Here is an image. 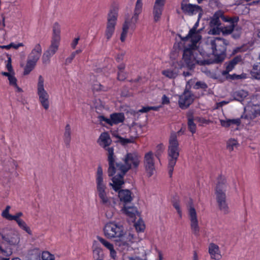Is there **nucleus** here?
Here are the masks:
<instances>
[{
    "instance_id": "f704fd0d",
    "label": "nucleus",
    "mask_w": 260,
    "mask_h": 260,
    "mask_svg": "<svg viewBox=\"0 0 260 260\" xmlns=\"http://www.w3.org/2000/svg\"><path fill=\"white\" fill-rule=\"evenodd\" d=\"M10 85L13 87L16 92L18 93H21L23 92L22 88L19 87L17 84V79L14 76V73H12L11 75L8 78Z\"/></svg>"
},
{
    "instance_id": "e2e57ef3",
    "label": "nucleus",
    "mask_w": 260,
    "mask_h": 260,
    "mask_svg": "<svg viewBox=\"0 0 260 260\" xmlns=\"http://www.w3.org/2000/svg\"><path fill=\"white\" fill-rule=\"evenodd\" d=\"M123 54H119L117 55L116 59L118 62H120L123 59Z\"/></svg>"
},
{
    "instance_id": "f3484780",
    "label": "nucleus",
    "mask_w": 260,
    "mask_h": 260,
    "mask_svg": "<svg viewBox=\"0 0 260 260\" xmlns=\"http://www.w3.org/2000/svg\"><path fill=\"white\" fill-rule=\"evenodd\" d=\"M144 166L147 175L151 176L155 172L154 159L152 152H147L144 157Z\"/></svg>"
},
{
    "instance_id": "cd10ccee",
    "label": "nucleus",
    "mask_w": 260,
    "mask_h": 260,
    "mask_svg": "<svg viewBox=\"0 0 260 260\" xmlns=\"http://www.w3.org/2000/svg\"><path fill=\"white\" fill-rule=\"evenodd\" d=\"M223 20L225 21H228L231 22V24L229 26L221 27V30L223 35H229L234 30V23L237 22L238 20V18L237 17L234 18H223Z\"/></svg>"
},
{
    "instance_id": "a18cd8bd",
    "label": "nucleus",
    "mask_w": 260,
    "mask_h": 260,
    "mask_svg": "<svg viewBox=\"0 0 260 260\" xmlns=\"http://www.w3.org/2000/svg\"><path fill=\"white\" fill-rule=\"evenodd\" d=\"M135 226L137 232H143L145 228V225L144 221L139 219L135 223Z\"/></svg>"
},
{
    "instance_id": "423d86ee",
    "label": "nucleus",
    "mask_w": 260,
    "mask_h": 260,
    "mask_svg": "<svg viewBox=\"0 0 260 260\" xmlns=\"http://www.w3.org/2000/svg\"><path fill=\"white\" fill-rule=\"evenodd\" d=\"M20 241L19 231L13 228H0V243L10 246L18 245Z\"/></svg>"
},
{
    "instance_id": "5701e85b",
    "label": "nucleus",
    "mask_w": 260,
    "mask_h": 260,
    "mask_svg": "<svg viewBox=\"0 0 260 260\" xmlns=\"http://www.w3.org/2000/svg\"><path fill=\"white\" fill-rule=\"evenodd\" d=\"M245 118L253 119L260 116V105L248 106L245 108Z\"/></svg>"
},
{
    "instance_id": "338daca9",
    "label": "nucleus",
    "mask_w": 260,
    "mask_h": 260,
    "mask_svg": "<svg viewBox=\"0 0 260 260\" xmlns=\"http://www.w3.org/2000/svg\"><path fill=\"white\" fill-rule=\"evenodd\" d=\"M192 260H199L198 254L196 251H194V252H193Z\"/></svg>"
},
{
    "instance_id": "e433bc0d",
    "label": "nucleus",
    "mask_w": 260,
    "mask_h": 260,
    "mask_svg": "<svg viewBox=\"0 0 260 260\" xmlns=\"http://www.w3.org/2000/svg\"><path fill=\"white\" fill-rule=\"evenodd\" d=\"M188 118V126L189 131L192 133H194L196 131V125L193 121L194 119L193 118L192 113L190 112L187 113Z\"/></svg>"
},
{
    "instance_id": "bf43d9fd",
    "label": "nucleus",
    "mask_w": 260,
    "mask_h": 260,
    "mask_svg": "<svg viewBox=\"0 0 260 260\" xmlns=\"http://www.w3.org/2000/svg\"><path fill=\"white\" fill-rule=\"evenodd\" d=\"M80 40V38L78 37L76 38H75L73 42H72L71 45L73 49H75L78 43V41Z\"/></svg>"
},
{
    "instance_id": "dca6fc26",
    "label": "nucleus",
    "mask_w": 260,
    "mask_h": 260,
    "mask_svg": "<svg viewBox=\"0 0 260 260\" xmlns=\"http://www.w3.org/2000/svg\"><path fill=\"white\" fill-rule=\"evenodd\" d=\"M95 183L96 193L108 190L106 177L104 175L103 169L101 166H99L95 174Z\"/></svg>"
},
{
    "instance_id": "c756f323",
    "label": "nucleus",
    "mask_w": 260,
    "mask_h": 260,
    "mask_svg": "<svg viewBox=\"0 0 260 260\" xmlns=\"http://www.w3.org/2000/svg\"><path fill=\"white\" fill-rule=\"evenodd\" d=\"M220 18L223 19V13L221 11H218L215 13L210 21V26H221V22L219 20Z\"/></svg>"
},
{
    "instance_id": "7c9ffc66",
    "label": "nucleus",
    "mask_w": 260,
    "mask_h": 260,
    "mask_svg": "<svg viewBox=\"0 0 260 260\" xmlns=\"http://www.w3.org/2000/svg\"><path fill=\"white\" fill-rule=\"evenodd\" d=\"M220 124L222 126L228 127L233 125L239 126L240 124L241 121L239 118L237 119H220Z\"/></svg>"
},
{
    "instance_id": "69168bd1",
    "label": "nucleus",
    "mask_w": 260,
    "mask_h": 260,
    "mask_svg": "<svg viewBox=\"0 0 260 260\" xmlns=\"http://www.w3.org/2000/svg\"><path fill=\"white\" fill-rule=\"evenodd\" d=\"M118 72L123 71L125 69V65L123 64H120L118 67Z\"/></svg>"
},
{
    "instance_id": "6e6552de",
    "label": "nucleus",
    "mask_w": 260,
    "mask_h": 260,
    "mask_svg": "<svg viewBox=\"0 0 260 260\" xmlns=\"http://www.w3.org/2000/svg\"><path fill=\"white\" fill-rule=\"evenodd\" d=\"M37 94L40 105L45 110L49 109L50 104V95L45 89V80L42 75L38 77L37 84Z\"/></svg>"
},
{
    "instance_id": "f257e3e1",
    "label": "nucleus",
    "mask_w": 260,
    "mask_h": 260,
    "mask_svg": "<svg viewBox=\"0 0 260 260\" xmlns=\"http://www.w3.org/2000/svg\"><path fill=\"white\" fill-rule=\"evenodd\" d=\"M226 41L221 38H208L204 49L211 48V50L207 52L205 50L201 52L200 57L194 56L196 51L186 49L183 53V59L189 67H192L196 63L201 64H209L214 62L222 61L224 58L226 51Z\"/></svg>"
},
{
    "instance_id": "9d476101",
    "label": "nucleus",
    "mask_w": 260,
    "mask_h": 260,
    "mask_svg": "<svg viewBox=\"0 0 260 260\" xmlns=\"http://www.w3.org/2000/svg\"><path fill=\"white\" fill-rule=\"evenodd\" d=\"M42 53L40 44H36L28 55L26 64L24 68V75H28L35 67Z\"/></svg>"
},
{
    "instance_id": "4be33fe9",
    "label": "nucleus",
    "mask_w": 260,
    "mask_h": 260,
    "mask_svg": "<svg viewBox=\"0 0 260 260\" xmlns=\"http://www.w3.org/2000/svg\"><path fill=\"white\" fill-rule=\"evenodd\" d=\"M100 119L101 121H104L110 125H112L122 122L124 119V116L122 113H116L111 114L109 118L101 116Z\"/></svg>"
},
{
    "instance_id": "774afa93",
    "label": "nucleus",
    "mask_w": 260,
    "mask_h": 260,
    "mask_svg": "<svg viewBox=\"0 0 260 260\" xmlns=\"http://www.w3.org/2000/svg\"><path fill=\"white\" fill-rule=\"evenodd\" d=\"M129 260H143L138 257H128Z\"/></svg>"
},
{
    "instance_id": "3c124183",
    "label": "nucleus",
    "mask_w": 260,
    "mask_h": 260,
    "mask_svg": "<svg viewBox=\"0 0 260 260\" xmlns=\"http://www.w3.org/2000/svg\"><path fill=\"white\" fill-rule=\"evenodd\" d=\"M173 206L176 210L180 218H181L182 216V212L179 203L178 202H175L173 204Z\"/></svg>"
},
{
    "instance_id": "aec40b11",
    "label": "nucleus",
    "mask_w": 260,
    "mask_h": 260,
    "mask_svg": "<svg viewBox=\"0 0 260 260\" xmlns=\"http://www.w3.org/2000/svg\"><path fill=\"white\" fill-rule=\"evenodd\" d=\"M181 9L183 13L190 16L196 15L198 13L202 15L203 13L202 8L197 5L182 3Z\"/></svg>"
},
{
    "instance_id": "c03bdc74",
    "label": "nucleus",
    "mask_w": 260,
    "mask_h": 260,
    "mask_svg": "<svg viewBox=\"0 0 260 260\" xmlns=\"http://www.w3.org/2000/svg\"><path fill=\"white\" fill-rule=\"evenodd\" d=\"M71 130L69 124H67L65 127L64 133V141L67 144H69L71 140Z\"/></svg>"
},
{
    "instance_id": "13d9d810",
    "label": "nucleus",
    "mask_w": 260,
    "mask_h": 260,
    "mask_svg": "<svg viewBox=\"0 0 260 260\" xmlns=\"http://www.w3.org/2000/svg\"><path fill=\"white\" fill-rule=\"evenodd\" d=\"M6 31L4 29H0V43H2L6 39Z\"/></svg>"
},
{
    "instance_id": "c85d7f7f",
    "label": "nucleus",
    "mask_w": 260,
    "mask_h": 260,
    "mask_svg": "<svg viewBox=\"0 0 260 260\" xmlns=\"http://www.w3.org/2000/svg\"><path fill=\"white\" fill-rule=\"evenodd\" d=\"M143 2L142 1L137 0L135 9L134 11L133 16L132 18H129L134 22H137L139 19V16L142 11Z\"/></svg>"
},
{
    "instance_id": "79ce46f5",
    "label": "nucleus",
    "mask_w": 260,
    "mask_h": 260,
    "mask_svg": "<svg viewBox=\"0 0 260 260\" xmlns=\"http://www.w3.org/2000/svg\"><path fill=\"white\" fill-rule=\"evenodd\" d=\"M251 75L254 78L260 79V63L253 66Z\"/></svg>"
},
{
    "instance_id": "864d4df0",
    "label": "nucleus",
    "mask_w": 260,
    "mask_h": 260,
    "mask_svg": "<svg viewBox=\"0 0 260 260\" xmlns=\"http://www.w3.org/2000/svg\"><path fill=\"white\" fill-rule=\"evenodd\" d=\"M6 68L8 72H11V73H14V72L13 69V67L11 64V59L9 57L7 60V63L6 64Z\"/></svg>"
},
{
    "instance_id": "a19ab883",
    "label": "nucleus",
    "mask_w": 260,
    "mask_h": 260,
    "mask_svg": "<svg viewBox=\"0 0 260 260\" xmlns=\"http://www.w3.org/2000/svg\"><path fill=\"white\" fill-rule=\"evenodd\" d=\"M248 95V92L244 90H239L234 93V96L236 100L243 101Z\"/></svg>"
},
{
    "instance_id": "473e14b6",
    "label": "nucleus",
    "mask_w": 260,
    "mask_h": 260,
    "mask_svg": "<svg viewBox=\"0 0 260 260\" xmlns=\"http://www.w3.org/2000/svg\"><path fill=\"white\" fill-rule=\"evenodd\" d=\"M126 239H128V241L126 242H120L118 244L120 250L123 251L129 250V244L133 242V240L134 239V235L131 234H129Z\"/></svg>"
},
{
    "instance_id": "2f4dec72",
    "label": "nucleus",
    "mask_w": 260,
    "mask_h": 260,
    "mask_svg": "<svg viewBox=\"0 0 260 260\" xmlns=\"http://www.w3.org/2000/svg\"><path fill=\"white\" fill-rule=\"evenodd\" d=\"M121 211L130 218H134L138 214V211L134 206H124L121 209Z\"/></svg>"
},
{
    "instance_id": "6ab92c4d",
    "label": "nucleus",
    "mask_w": 260,
    "mask_h": 260,
    "mask_svg": "<svg viewBox=\"0 0 260 260\" xmlns=\"http://www.w3.org/2000/svg\"><path fill=\"white\" fill-rule=\"evenodd\" d=\"M193 101V95L190 91L185 90L179 96L178 101L179 107L181 109L187 108Z\"/></svg>"
},
{
    "instance_id": "2eb2a0df",
    "label": "nucleus",
    "mask_w": 260,
    "mask_h": 260,
    "mask_svg": "<svg viewBox=\"0 0 260 260\" xmlns=\"http://www.w3.org/2000/svg\"><path fill=\"white\" fill-rule=\"evenodd\" d=\"M137 22H134L129 18L125 19L122 24V30L120 34V40L121 42H124L128 34L133 32L136 28V24Z\"/></svg>"
},
{
    "instance_id": "b1692460",
    "label": "nucleus",
    "mask_w": 260,
    "mask_h": 260,
    "mask_svg": "<svg viewBox=\"0 0 260 260\" xmlns=\"http://www.w3.org/2000/svg\"><path fill=\"white\" fill-rule=\"evenodd\" d=\"M208 252L210 258L214 260H220L222 258L221 251L219 246L213 243H211L209 245Z\"/></svg>"
},
{
    "instance_id": "7ed1b4c3",
    "label": "nucleus",
    "mask_w": 260,
    "mask_h": 260,
    "mask_svg": "<svg viewBox=\"0 0 260 260\" xmlns=\"http://www.w3.org/2000/svg\"><path fill=\"white\" fill-rule=\"evenodd\" d=\"M179 153L180 148L177 136L175 134H172L169 139L168 149V170L170 176L172 175Z\"/></svg>"
},
{
    "instance_id": "a878e982",
    "label": "nucleus",
    "mask_w": 260,
    "mask_h": 260,
    "mask_svg": "<svg viewBox=\"0 0 260 260\" xmlns=\"http://www.w3.org/2000/svg\"><path fill=\"white\" fill-rule=\"evenodd\" d=\"M122 185L117 191H115L118 192V196L121 202L125 204L129 203L133 200L132 193L128 189H121Z\"/></svg>"
},
{
    "instance_id": "ddd939ff",
    "label": "nucleus",
    "mask_w": 260,
    "mask_h": 260,
    "mask_svg": "<svg viewBox=\"0 0 260 260\" xmlns=\"http://www.w3.org/2000/svg\"><path fill=\"white\" fill-rule=\"evenodd\" d=\"M60 40V26L58 23L55 22L52 27L51 45L46 51L51 55H54L58 49Z\"/></svg>"
},
{
    "instance_id": "8fccbe9b",
    "label": "nucleus",
    "mask_w": 260,
    "mask_h": 260,
    "mask_svg": "<svg viewBox=\"0 0 260 260\" xmlns=\"http://www.w3.org/2000/svg\"><path fill=\"white\" fill-rule=\"evenodd\" d=\"M206 88H207V85L205 82L202 81L197 82L194 86V88L195 89H206Z\"/></svg>"
},
{
    "instance_id": "49530a36",
    "label": "nucleus",
    "mask_w": 260,
    "mask_h": 260,
    "mask_svg": "<svg viewBox=\"0 0 260 260\" xmlns=\"http://www.w3.org/2000/svg\"><path fill=\"white\" fill-rule=\"evenodd\" d=\"M52 55L49 53L47 51H45L42 56V62L44 64H47L49 63L50 61V58L52 56Z\"/></svg>"
},
{
    "instance_id": "4c0bfd02",
    "label": "nucleus",
    "mask_w": 260,
    "mask_h": 260,
    "mask_svg": "<svg viewBox=\"0 0 260 260\" xmlns=\"http://www.w3.org/2000/svg\"><path fill=\"white\" fill-rule=\"evenodd\" d=\"M240 59L238 57H235L226 67L225 70L223 71L222 73L223 75L228 74L230 72L232 71L235 66L240 61Z\"/></svg>"
},
{
    "instance_id": "de8ad7c7",
    "label": "nucleus",
    "mask_w": 260,
    "mask_h": 260,
    "mask_svg": "<svg viewBox=\"0 0 260 260\" xmlns=\"http://www.w3.org/2000/svg\"><path fill=\"white\" fill-rule=\"evenodd\" d=\"M42 260H54L55 257L54 255L51 254L48 251H44L42 254Z\"/></svg>"
},
{
    "instance_id": "f03ea898",
    "label": "nucleus",
    "mask_w": 260,
    "mask_h": 260,
    "mask_svg": "<svg viewBox=\"0 0 260 260\" xmlns=\"http://www.w3.org/2000/svg\"><path fill=\"white\" fill-rule=\"evenodd\" d=\"M108 160L109 162L108 175L112 176L116 174L112 178V182L110 183L114 191H117L124 183L123 176L129 169H136L140 162V156L136 153H128L124 157V164L115 161L114 149H108Z\"/></svg>"
},
{
    "instance_id": "39448f33",
    "label": "nucleus",
    "mask_w": 260,
    "mask_h": 260,
    "mask_svg": "<svg viewBox=\"0 0 260 260\" xmlns=\"http://www.w3.org/2000/svg\"><path fill=\"white\" fill-rule=\"evenodd\" d=\"M119 6L118 4L113 2L110 8L107 15V22L105 36L107 40H109L113 36L118 17Z\"/></svg>"
},
{
    "instance_id": "393cba45",
    "label": "nucleus",
    "mask_w": 260,
    "mask_h": 260,
    "mask_svg": "<svg viewBox=\"0 0 260 260\" xmlns=\"http://www.w3.org/2000/svg\"><path fill=\"white\" fill-rule=\"evenodd\" d=\"M97 239L106 249L109 250L110 257L114 259H116L117 258V252L114 249L113 244L100 236H98Z\"/></svg>"
},
{
    "instance_id": "1a4fd4ad",
    "label": "nucleus",
    "mask_w": 260,
    "mask_h": 260,
    "mask_svg": "<svg viewBox=\"0 0 260 260\" xmlns=\"http://www.w3.org/2000/svg\"><path fill=\"white\" fill-rule=\"evenodd\" d=\"M11 209L10 206H7L6 209L2 212V216L5 219L11 221L14 220L17 223L18 226L23 231L25 232L29 235H32V232L30 228L26 223L20 217L23 216L21 212H17L15 215H12L10 214L9 211Z\"/></svg>"
},
{
    "instance_id": "680f3d73",
    "label": "nucleus",
    "mask_w": 260,
    "mask_h": 260,
    "mask_svg": "<svg viewBox=\"0 0 260 260\" xmlns=\"http://www.w3.org/2000/svg\"><path fill=\"white\" fill-rule=\"evenodd\" d=\"M170 103V100L166 95H164L162 97V104L164 105L168 104Z\"/></svg>"
},
{
    "instance_id": "f8f14e48",
    "label": "nucleus",
    "mask_w": 260,
    "mask_h": 260,
    "mask_svg": "<svg viewBox=\"0 0 260 260\" xmlns=\"http://www.w3.org/2000/svg\"><path fill=\"white\" fill-rule=\"evenodd\" d=\"M187 210L191 231L194 235H199L200 232L199 219L197 211L191 202L187 206Z\"/></svg>"
},
{
    "instance_id": "58836bf2",
    "label": "nucleus",
    "mask_w": 260,
    "mask_h": 260,
    "mask_svg": "<svg viewBox=\"0 0 260 260\" xmlns=\"http://www.w3.org/2000/svg\"><path fill=\"white\" fill-rule=\"evenodd\" d=\"M93 254L94 258H103V250L96 243L94 242L92 246Z\"/></svg>"
},
{
    "instance_id": "4468645a",
    "label": "nucleus",
    "mask_w": 260,
    "mask_h": 260,
    "mask_svg": "<svg viewBox=\"0 0 260 260\" xmlns=\"http://www.w3.org/2000/svg\"><path fill=\"white\" fill-rule=\"evenodd\" d=\"M202 29H198V30H194L192 33H191V30H189L188 35L182 39L183 41H189L191 42L192 44L190 46V48H185L184 50V52L186 49H190L191 50L196 51V53H194V56L197 58L198 57H200V56L198 54L199 51L195 48L196 47V44L199 42L202 36L201 35V32L202 31Z\"/></svg>"
},
{
    "instance_id": "20e7f679",
    "label": "nucleus",
    "mask_w": 260,
    "mask_h": 260,
    "mask_svg": "<svg viewBox=\"0 0 260 260\" xmlns=\"http://www.w3.org/2000/svg\"><path fill=\"white\" fill-rule=\"evenodd\" d=\"M97 196L101 205L105 210L106 216L111 219L116 212L115 206L117 200L114 197L110 195L108 190L97 192Z\"/></svg>"
},
{
    "instance_id": "052dcab7",
    "label": "nucleus",
    "mask_w": 260,
    "mask_h": 260,
    "mask_svg": "<svg viewBox=\"0 0 260 260\" xmlns=\"http://www.w3.org/2000/svg\"><path fill=\"white\" fill-rule=\"evenodd\" d=\"M75 56L72 53L71 54L70 56L67 57L65 60V64H70L73 60V59L74 58Z\"/></svg>"
},
{
    "instance_id": "412c9836",
    "label": "nucleus",
    "mask_w": 260,
    "mask_h": 260,
    "mask_svg": "<svg viewBox=\"0 0 260 260\" xmlns=\"http://www.w3.org/2000/svg\"><path fill=\"white\" fill-rule=\"evenodd\" d=\"M141 130V127L138 125H134L130 128L129 131V138H123L119 137V141L122 144H126L128 143H134L135 140L138 137L139 135V131Z\"/></svg>"
},
{
    "instance_id": "37998d69",
    "label": "nucleus",
    "mask_w": 260,
    "mask_h": 260,
    "mask_svg": "<svg viewBox=\"0 0 260 260\" xmlns=\"http://www.w3.org/2000/svg\"><path fill=\"white\" fill-rule=\"evenodd\" d=\"M221 32V26H210L208 34L211 35H219Z\"/></svg>"
},
{
    "instance_id": "6e6d98bb",
    "label": "nucleus",
    "mask_w": 260,
    "mask_h": 260,
    "mask_svg": "<svg viewBox=\"0 0 260 260\" xmlns=\"http://www.w3.org/2000/svg\"><path fill=\"white\" fill-rule=\"evenodd\" d=\"M126 74L123 72H118L117 79L119 80L123 81L126 78Z\"/></svg>"
},
{
    "instance_id": "603ef678",
    "label": "nucleus",
    "mask_w": 260,
    "mask_h": 260,
    "mask_svg": "<svg viewBox=\"0 0 260 260\" xmlns=\"http://www.w3.org/2000/svg\"><path fill=\"white\" fill-rule=\"evenodd\" d=\"M157 108L156 107H145L139 110V112L141 113L147 112L151 110H157Z\"/></svg>"
},
{
    "instance_id": "09e8293b",
    "label": "nucleus",
    "mask_w": 260,
    "mask_h": 260,
    "mask_svg": "<svg viewBox=\"0 0 260 260\" xmlns=\"http://www.w3.org/2000/svg\"><path fill=\"white\" fill-rule=\"evenodd\" d=\"M194 120L199 122L200 125H202L203 124H208L211 122L210 120L200 117H196L194 118Z\"/></svg>"
},
{
    "instance_id": "a211bd4d",
    "label": "nucleus",
    "mask_w": 260,
    "mask_h": 260,
    "mask_svg": "<svg viewBox=\"0 0 260 260\" xmlns=\"http://www.w3.org/2000/svg\"><path fill=\"white\" fill-rule=\"evenodd\" d=\"M165 3L166 0H155L152 10L153 18L154 22H157L160 20Z\"/></svg>"
},
{
    "instance_id": "0e129e2a",
    "label": "nucleus",
    "mask_w": 260,
    "mask_h": 260,
    "mask_svg": "<svg viewBox=\"0 0 260 260\" xmlns=\"http://www.w3.org/2000/svg\"><path fill=\"white\" fill-rule=\"evenodd\" d=\"M13 46V45L12 44H9L8 45H3V46H1L0 45V48H1L2 49H6L7 50H9Z\"/></svg>"
},
{
    "instance_id": "bb28decb",
    "label": "nucleus",
    "mask_w": 260,
    "mask_h": 260,
    "mask_svg": "<svg viewBox=\"0 0 260 260\" xmlns=\"http://www.w3.org/2000/svg\"><path fill=\"white\" fill-rule=\"evenodd\" d=\"M111 142L112 140L111 138L107 133H102L98 141L100 146L104 148L107 151L108 148H113V147H109Z\"/></svg>"
},
{
    "instance_id": "72a5a7b5",
    "label": "nucleus",
    "mask_w": 260,
    "mask_h": 260,
    "mask_svg": "<svg viewBox=\"0 0 260 260\" xmlns=\"http://www.w3.org/2000/svg\"><path fill=\"white\" fill-rule=\"evenodd\" d=\"M4 166L7 171L9 172H13L16 169L18 164L15 160L10 158L6 161Z\"/></svg>"
},
{
    "instance_id": "c9c22d12",
    "label": "nucleus",
    "mask_w": 260,
    "mask_h": 260,
    "mask_svg": "<svg viewBox=\"0 0 260 260\" xmlns=\"http://www.w3.org/2000/svg\"><path fill=\"white\" fill-rule=\"evenodd\" d=\"M162 74L170 79H174L178 75V70L176 69H169L162 71Z\"/></svg>"
},
{
    "instance_id": "0eeeda50",
    "label": "nucleus",
    "mask_w": 260,
    "mask_h": 260,
    "mask_svg": "<svg viewBox=\"0 0 260 260\" xmlns=\"http://www.w3.org/2000/svg\"><path fill=\"white\" fill-rule=\"evenodd\" d=\"M104 236L109 239L118 238L122 239L124 236L123 226L115 221L107 222L103 228Z\"/></svg>"
},
{
    "instance_id": "5fc2aeb1",
    "label": "nucleus",
    "mask_w": 260,
    "mask_h": 260,
    "mask_svg": "<svg viewBox=\"0 0 260 260\" xmlns=\"http://www.w3.org/2000/svg\"><path fill=\"white\" fill-rule=\"evenodd\" d=\"M165 149L164 146L162 144H159L156 146V155H160Z\"/></svg>"
},
{
    "instance_id": "ea45409f",
    "label": "nucleus",
    "mask_w": 260,
    "mask_h": 260,
    "mask_svg": "<svg viewBox=\"0 0 260 260\" xmlns=\"http://www.w3.org/2000/svg\"><path fill=\"white\" fill-rule=\"evenodd\" d=\"M238 146L239 143L237 140L235 139L231 138L226 142V148L230 151H233L235 148H237Z\"/></svg>"
},
{
    "instance_id": "4d7b16f0",
    "label": "nucleus",
    "mask_w": 260,
    "mask_h": 260,
    "mask_svg": "<svg viewBox=\"0 0 260 260\" xmlns=\"http://www.w3.org/2000/svg\"><path fill=\"white\" fill-rule=\"evenodd\" d=\"M201 16H202V15H201V14L198 15V19L197 21L194 24L193 27L191 29H190V30H191V33H192V32H193V31H194V30H198L197 28L199 26V21H200V19Z\"/></svg>"
},
{
    "instance_id": "9b49d317",
    "label": "nucleus",
    "mask_w": 260,
    "mask_h": 260,
    "mask_svg": "<svg viewBox=\"0 0 260 260\" xmlns=\"http://www.w3.org/2000/svg\"><path fill=\"white\" fill-rule=\"evenodd\" d=\"M225 184L224 180L218 182L215 189L216 199L219 209L224 214L230 212L229 208L226 202L225 194Z\"/></svg>"
}]
</instances>
